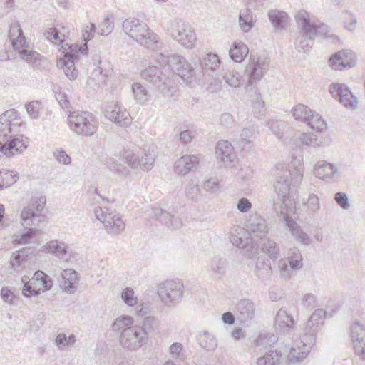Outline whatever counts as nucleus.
<instances>
[{"label": "nucleus", "mask_w": 365, "mask_h": 365, "mask_svg": "<svg viewBox=\"0 0 365 365\" xmlns=\"http://www.w3.org/2000/svg\"><path fill=\"white\" fill-rule=\"evenodd\" d=\"M302 157L294 158L289 168L285 163H277L273 170V186L275 192L282 201L281 214L284 215L286 226L296 240L304 230L289 217L294 212L295 203L289 197L291 186L298 185L303 178L304 168Z\"/></svg>", "instance_id": "obj_1"}, {"label": "nucleus", "mask_w": 365, "mask_h": 365, "mask_svg": "<svg viewBox=\"0 0 365 365\" xmlns=\"http://www.w3.org/2000/svg\"><path fill=\"white\" fill-rule=\"evenodd\" d=\"M111 327L114 332L120 334L119 342L125 349L137 351L148 341L145 331L140 328V325L134 324V318L131 316L118 317Z\"/></svg>", "instance_id": "obj_2"}, {"label": "nucleus", "mask_w": 365, "mask_h": 365, "mask_svg": "<svg viewBox=\"0 0 365 365\" xmlns=\"http://www.w3.org/2000/svg\"><path fill=\"white\" fill-rule=\"evenodd\" d=\"M295 21L299 29V34L304 40L313 41L322 37L327 43L341 44V38L330 33V28L324 23L316 24L310 20L309 14L304 10H300L295 16Z\"/></svg>", "instance_id": "obj_3"}, {"label": "nucleus", "mask_w": 365, "mask_h": 365, "mask_svg": "<svg viewBox=\"0 0 365 365\" xmlns=\"http://www.w3.org/2000/svg\"><path fill=\"white\" fill-rule=\"evenodd\" d=\"M156 153L154 148L135 147L125 149L121 153L122 160L133 170H150L155 163Z\"/></svg>", "instance_id": "obj_4"}, {"label": "nucleus", "mask_w": 365, "mask_h": 365, "mask_svg": "<svg viewBox=\"0 0 365 365\" xmlns=\"http://www.w3.org/2000/svg\"><path fill=\"white\" fill-rule=\"evenodd\" d=\"M123 30L140 45L153 46L159 43V37L148 26L136 18L126 19L122 24Z\"/></svg>", "instance_id": "obj_5"}, {"label": "nucleus", "mask_w": 365, "mask_h": 365, "mask_svg": "<svg viewBox=\"0 0 365 365\" xmlns=\"http://www.w3.org/2000/svg\"><path fill=\"white\" fill-rule=\"evenodd\" d=\"M162 61L158 60L161 66H165L168 63H175L176 71L183 81L189 86L192 87L198 83L200 77L202 76V69L200 67L193 68L190 63L183 57L180 56H173L171 57H165L161 56Z\"/></svg>", "instance_id": "obj_6"}, {"label": "nucleus", "mask_w": 365, "mask_h": 365, "mask_svg": "<svg viewBox=\"0 0 365 365\" xmlns=\"http://www.w3.org/2000/svg\"><path fill=\"white\" fill-rule=\"evenodd\" d=\"M46 197H33L21 210L20 215L21 224L24 227L38 228L45 221V215L42 214L46 205Z\"/></svg>", "instance_id": "obj_7"}, {"label": "nucleus", "mask_w": 365, "mask_h": 365, "mask_svg": "<svg viewBox=\"0 0 365 365\" xmlns=\"http://www.w3.org/2000/svg\"><path fill=\"white\" fill-rule=\"evenodd\" d=\"M70 129L76 134L83 136H91L98 128V122L93 115L86 111H73L68 116Z\"/></svg>", "instance_id": "obj_8"}, {"label": "nucleus", "mask_w": 365, "mask_h": 365, "mask_svg": "<svg viewBox=\"0 0 365 365\" xmlns=\"http://www.w3.org/2000/svg\"><path fill=\"white\" fill-rule=\"evenodd\" d=\"M157 293L165 306L172 307L182 300L185 286L180 279H167L158 284Z\"/></svg>", "instance_id": "obj_9"}, {"label": "nucleus", "mask_w": 365, "mask_h": 365, "mask_svg": "<svg viewBox=\"0 0 365 365\" xmlns=\"http://www.w3.org/2000/svg\"><path fill=\"white\" fill-rule=\"evenodd\" d=\"M269 60L264 56L250 55L249 63L245 68V75L247 78L246 87H255V84L259 81L269 69Z\"/></svg>", "instance_id": "obj_10"}, {"label": "nucleus", "mask_w": 365, "mask_h": 365, "mask_svg": "<svg viewBox=\"0 0 365 365\" xmlns=\"http://www.w3.org/2000/svg\"><path fill=\"white\" fill-rule=\"evenodd\" d=\"M94 214L98 220L103 224L106 232L110 235H119L125 227L119 213L115 211H109L106 207H97L94 209Z\"/></svg>", "instance_id": "obj_11"}, {"label": "nucleus", "mask_w": 365, "mask_h": 365, "mask_svg": "<svg viewBox=\"0 0 365 365\" xmlns=\"http://www.w3.org/2000/svg\"><path fill=\"white\" fill-rule=\"evenodd\" d=\"M24 287L22 294L26 297L38 296L41 292L49 290L52 287V280L43 271H36L32 278L26 281V277H22Z\"/></svg>", "instance_id": "obj_12"}, {"label": "nucleus", "mask_w": 365, "mask_h": 365, "mask_svg": "<svg viewBox=\"0 0 365 365\" xmlns=\"http://www.w3.org/2000/svg\"><path fill=\"white\" fill-rule=\"evenodd\" d=\"M172 38L181 46H193L196 40L191 26L182 19H175L170 22L168 27Z\"/></svg>", "instance_id": "obj_13"}, {"label": "nucleus", "mask_w": 365, "mask_h": 365, "mask_svg": "<svg viewBox=\"0 0 365 365\" xmlns=\"http://www.w3.org/2000/svg\"><path fill=\"white\" fill-rule=\"evenodd\" d=\"M63 57L60 56L58 65L63 70L65 75L71 80L76 79L78 76V71L75 67V61L78 58V47H61ZM78 51L82 55H86L88 52V47H78Z\"/></svg>", "instance_id": "obj_14"}, {"label": "nucleus", "mask_w": 365, "mask_h": 365, "mask_svg": "<svg viewBox=\"0 0 365 365\" xmlns=\"http://www.w3.org/2000/svg\"><path fill=\"white\" fill-rule=\"evenodd\" d=\"M22 121L14 109L5 111L0 115V140L3 141L12 134L19 132Z\"/></svg>", "instance_id": "obj_15"}, {"label": "nucleus", "mask_w": 365, "mask_h": 365, "mask_svg": "<svg viewBox=\"0 0 365 365\" xmlns=\"http://www.w3.org/2000/svg\"><path fill=\"white\" fill-rule=\"evenodd\" d=\"M29 139L18 133L0 140V158L10 157L22 153L28 146Z\"/></svg>", "instance_id": "obj_16"}, {"label": "nucleus", "mask_w": 365, "mask_h": 365, "mask_svg": "<svg viewBox=\"0 0 365 365\" xmlns=\"http://www.w3.org/2000/svg\"><path fill=\"white\" fill-rule=\"evenodd\" d=\"M141 76L161 91L164 96H172L171 87L168 86V78L156 66H149L141 72Z\"/></svg>", "instance_id": "obj_17"}, {"label": "nucleus", "mask_w": 365, "mask_h": 365, "mask_svg": "<svg viewBox=\"0 0 365 365\" xmlns=\"http://www.w3.org/2000/svg\"><path fill=\"white\" fill-rule=\"evenodd\" d=\"M103 113L108 120L121 127H127L131 123L129 113L116 102L106 103L103 108Z\"/></svg>", "instance_id": "obj_18"}, {"label": "nucleus", "mask_w": 365, "mask_h": 365, "mask_svg": "<svg viewBox=\"0 0 365 365\" xmlns=\"http://www.w3.org/2000/svg\"><path fill=\"white\" fill-rule=\"evenodd\" d=\"M329 92L331 96L347 109L354 110L358 107L357 98L351 90L344 83H334L329 86Z\"/></svg>", "instance_id": "obj_19"}, {"label": "nucleus", "mask_w": 365, "mask_h": 365, "mask_svg": "<svg viewBox=\"0 0 365 365\" xmlns=\"http://www.w3.org/2000/svg\"><path fill=\"white\" fill-rule=\"evenodd\" d=\"M302 257L299 250H292L291 256L288 259H282L278 262V269L282 278L289 279L293 272L302 267Z\"/></svg>", "instance_id": "obj_20"}, {"label": "nucleus", "mask_w": 365, "mask_h": 365, "mask_svg": "<svg viewBox=\"0 0 365 365\" xmlns=\"http://www.w3.org/2000/svg\"><path fill=\"white\" fill-rule=\"evenodd\" d=\"M202 160V155L200 154L183 155L174 163V172L178 175L185 176L190 172L197 170Z\"/></svg>", "instance_id": "obj_21"}, {"label": "nucleus", "mask_w": 365, "mask_h": 365, "mask_svg": "<svg viewBox=\"0 0 365 365\" xmlns=\"http://www.w3.org/2000/svg\"><path fill=\"white\" fill-rule=\"evenodd\" d=\"M314 175L327 182H332L339 179V170L336 164L322 160L314 165Z\"/></svg>", "instance_id": "obj_22"}, {"label": "nucleus", "mask_w": 365, "mask_h": 365, "mask_svg": "<svg viewBox=\"0 0 365 365\" xmlns=\"http://www.w3.org/2000/svg\"><path fill=\"white\" fill-rule=\"evenodd\" d=\"M39 53L29 49V47H9L5 53L0 55L1 61L15 59L19 58L21 60L31 63L37 60Z\"/></svg>", "instance_id": "obj_23"}, {"label": "nucleus", "mask_w": 365, "mask_h": 365, "mask_svg": "<svg viewBox=\"0 0 365 365\" xmlns=\"http://www.w3.org/2000/svg\"><path fill=\"white\" fill-rule=\"evenodd\" d=\"M350 329L355 353L361 359L365 360V327L359 322H354Z\"/></svg>", "instance_id": "obj_24"}, {"label": "nucleus", "mask_w": 365, "mask_h": 365, "mask_svg": "<svg viewBox=\"0 0 365 365\" xmlns=\"http://www.w3.org/2000/svg\"><path fill=\"white\" fill-rule=\"evenodd\" d=\"M247 231L251 236V240L257 243L262 238L267 237L269 230L266 220L260 216L255 215L250 220Z\"/></svg>", "instance_id": "obj_25"}, {"label": "nucleus", "mask_w": 365, "mask_h": 365, "mask_svg": "<svg viewBox=\"0 0 365 365\" xmlns=\"http://www.w3.org/2000/svg\"><path fill=\"white\" fill-rule=\"evenodd\" d=\"M216 158L225 166H232L235 160V154L232 144L227 140H220L216 145Z\"/></svg>", "instance_id": "obj_26"}, {"label": "nucleus", "mask_w": 365, "mask_h": 365, "mask_svg": "<svg viewBox=\"0 0 365 365\" xmlns=\"http://www.w3.org/2000/svg\"><path fill=\"white\" fill-rule=\"evenodd\" d=\"M312 341L309 339L306 341L301 340L297 341L294 346L291 348L287 359L290 363H299L304 360L309 353L312 348Z\"/></svg>", "instance_id": "obj_27"}, {"label": "nucleus", "mask_w": 365, "mask_h": 365, "mask_svg": "<svg viewBox=\"0 0 365 365\" xmlns=\"http://www.w3.org/2000/svg\"><path fill=\"white\" fill-rule=\"evenodd\" d=\"M326 316V312L322 309H317L310 316L304 327V333L309 335V340L313 341L319 328L323 324V319Z\"/></svg>", "instance_id": "obj_28"}, {"label": "nucleus", "mask_w": 365, "mask_h": 365, "mask_svg": "<svg viewBox=\"0 0 365 365\" xmlns=\"http://www.w3.org/2000/svg\"><path fill=\"white\" fill-rule=\"evenodd\" d=\"M58 25L56 27L46 28L43 31V36L50 43L61 46L65 43L66 38L69 34V29L64 26L58 28Z\"/></svg>", "instance_id": "obj_29"}, {"label": "nucleus", "mask_w": 365, "mask_h": 365, "mask_svg": "<svg viewBox=\"0 0 365 365\" xmlns=\"http://www.w3.org/2000/svg\"><path fill=\"white\" fill-rule=\"evenodd\" d=\"M294 140L297 145H304L314 148L324 145L323 141L311 132H296L294 135Z\"/></svg>", "instance_id": "obj_30"}, {"label": "nucleus", "mask_w": 365, "mask_h": 365, "mask_svg": "<svg viewBox=\"0 0 365 365\" xmlns=\"http://www.w3.org/2000/svg\"><path fill=\"white\" fill-rule=\"evenodd\" d=\"M238 317L242 322H247L252 320L255 317V306L253 302L244 299L237 304Z\"/></svg>", "instance_id": "obj_31"}, {"label": "nucleus", "mask_w": 365, "mask_h": 365, "mask_svg": "<svg viewBox=\"0 0 365 365\" xmlns=\"http://www.w3.org/2000/svg\"><path fill=\"white\" fill-rule=\"evenodd\" d=\"M255 274L262 280L268 279L272 274L271 262L264 256L257 258L254 269Z\"/></svg>", "instance_id": "obj_32"}, {"label": "nucleus", "mask_w": 365, "mask_h": 365, "mask_svg": "<svg viewBox=\"0 0 365 365\" xmlns=\"http://www.w3.org/2000/svg\"><path fill=\"white\" fill-rule=\"evenodd\" d=\"M247 230H245L244 228L238 225L232 226L230 232V242L237 247H245L248 245L250 240L247 237Z\"/></svg>", "instance_id": "obj_33"}, {"label": "nucleus", "mask_w": 365, "mask_h": 365, "mask_svg": "<svg viewBox=\"0 0 365 365\" xmlns=\"http://www.w3.org/2000/svg\"><path fill=\"white\" fill-rule=\"evenodd\" d=\"M262 251L267 254L270 259L277 260L280 254V249L277 242L268 237L262 238V240L257 242Z\"/></svg>", "instance_id": "obj_34"}, {"label": "nucleus", "mask_w": 365, "mask_h": 365, "mask_svg": "<svg viewBox=\"0 0 365 365\" xmlns=\"http://www.w3.org/2000/svg\"><path fill=\"white\" fill-rule=\"evenodd\" d=\"M43 250L54 255L58 259H63L67 254L68 247L62 241L53 240L47 242L43 247Z\"/></svg>", "instance_id": "obj_35"}, {"label": "nucleus", "mask_w": 365, "mask_h": 365, "mask_svg": "<svg viewBox=\"0 0 365 365\" xmlns=\"http://www.w3.org/2000/svg\"><path fill=\"white\" fill-rule=\"evenodd\" d=\"M197 341L200 347L207 351H214L218 344L215 334L208 331H200L197 336Z\"/></svg>", "instance_id": "obj_36"}, {"label": "nucleus", "mask_w": 365, "mask_h": 365, "mask_svg": "<svg viewBox=\"0 0 365 365\" xmlns=\"http://www.w3.org/2000/svg\"><path fill=\"white\" fill-rule=\"evenodd\" d=\"M268 17L275 27V30L285 29L289 21V17L286 12L277 9L270 10L268 12Z\"/></svg>", "instance_id": "obj_37"}, {"label": "nucleus", "mask_w": 365, "mask_h": 365, "mask_svg": "<svg viewBox=\"0 0 365 365\" xmlns=\"http://www.w3.org/2000/svg\"><path fill=\"white\" fill-rule=\"evenodd\" d=\"M8 37L11 46H26V37L17 21L10 25Z\"/></svg>", "instance_id": "obj_38"}, {"label": "nucleus", "mask_w": 365, "mask_h": 365, "mask_svg": "<svg viewBox=\"0 0 365 365\" xmlns=\"http://www.w3.org/2000/svg\"><path fill=\"white\" fill-rule=\"evenodd\" d=\"M282 354L277 349L269 350L264 355L258 358L257 365H280Z\"/></svg>", "instance_id": "obj_39"}, {"label": "nucleus", "mask_w": 365, "mask_h": 365, "mask_svg": "<svg viewBox=\"0 0 365 365\" xmlns=\"http://www.w3.org/2000/svg\"><path fill=\"white\" fill-rule=\"evenodd\" d=\"M255 98L252 101V113L256 118H262L265 115L266 109L262 95L257 87H254Z\"/></svg>", "instance_id": "obj_40"}, {"label": "nucleus", "mask_w": 365, "mask_h": 365, "mask_svg": "<svg viewBox=\"0 0 365 365\" xmlns=\"http://www.w3.org/2000/svg\"><path fill=\"white\" fill-rule=\"evenodd\" d=\"M222 79L234 88L240 87L245 81L243 76L235 69H227L222 74Z\"/></svg>", "instance_id": "obj_41"}, {"label": "nucleus", "mask_w": 365, "mask_h": 365, "mask_svg": "<svg viewBox=\"0 0 365 365\" xmlns=\"http://www.w3.org/2000/svg\"><path fill=\"white\" fill-rule=\"evenodd\" d=\"M38 232L39 230L36 227H25L24 230L13 235V242L19 245L27 244Z\"/></svg>", "instance_id": "obj_42"}, {"label": "nucleus", "mask_w": 365, "mask_h": 365, "mask_svg": "<svg viewBox=\"0 0 365 365\" xmlns=\"http://www.w3.org/2000/svg\"><path fill=\"white\" fill-rule=\"evenodd\" d=\"M275 325L283 330L289 331L294 327V320L285 310L280 309L275 317Z\"/></svg>", "instance_id": "obj_43"}, {"label": "nucleus", "mask_w": 365, "mask_h": 365, "mask_svg": "<svg viewBox=\"0 0 365 365\" xmlns=\"http://www.w3.org/2000/svg\"><path fill=\"white\" fill-rule=\"evenodd\" d=\"M92 62L93 66L96 67L93 71L94 74L97 73L104 77H108L112 74L113 68L110 63L108 61L103 62L99 55H94L92 58Z\"/></svg>", "instance_id": "obj_44"}, {"label": "nucleus", "mask_w": 365, "mask_h": 365, "mask_svg": "<svg viewBox=\"0 0 365 365\" xmlns=\"http://www.w3.org/2000/svg\"><path fill=\"white\" fill-rule=\"evenodd\" d=\"M255 20L253 18L250 9L247 8L240 13L239 24L244 32H248L255 25Z\"/></svg>", "instance_id": "obj_45"}, {"label": "nucleus", "mask_w": 365, "mask_h": 365, "mask_svg": "<svg viewBox=\"0 0 365 365\" xmlns=\"http://www.w3.org/2000/svg\"><path fill=\"white\" fill-rule=\"evenodd\" d=\"M312 129L316 130L319 132H322L327 128L326 121L322 119V116L312 111L306 123Z\"/></svg>", "instance_id": "obj_46"}, {"label": "nucleus", "mask_w": 365, "mask_h": 365, "mask_svg": "<svg viewBox=\"0 0 365 365\" xmlns=\"http://www.w3.org/2000/svg\"><path fill=\"white\" fill-rule=\"evenodd\" d=\"M19 179L16 172L8 170H0V189L8 187Z\"/></svg>", "instance_id": "obj_47"}, {"label": "nucleus", "mask_w": 365, "mask_h": 365, "mask_svg": "<svg viewBox=\"0 0 365 365\" xmlns=\"http://www.w3.org/2000/svg\"><path fill=\"white\" fill-rule=\"evenodd\" d=\"M312 110L304 104H297L293 107L292 113L294 119L306 123Z\"/></svg>", "instance_id": "obj_48"}, {"label": "nucleus", "mask_w": 365, "mask_h": 365, "mask_svg": "<svg viewBox=\"0 0 365 365\" xmlns=\"http://www.w3.org/2000/svg\"><path fill=\"white\" fill-rule=\"evenodd\" d=\"M76 342V336L71 334L67 336L65 334H58L55 339V344L59 349H65L71 347Z\"/></svg>", "instance_id": "obj_49"}, {"label": "nucleus", "mask_w": 365, "mask_h": 365, "mask_svg": "<svg viewBox=\"0 0 365 365\" xmlns=\"http://www.w3.org/2000/svg\"><path fill=\"white\" fill-rule=\"evenodd\" d=\"M132 91L135 99L139 103H144L149 100L150 95L147 89L140 83L132 85Z\"/></svg>", "instance_id": "obj_50"}, {"label": "nucleus", "mask_w": 365, "mask_h": 365, "mask_svg": "<svg viewBox=\"0 0 365 365\" xmlns=\"http://www.w3.org/2000/svg\"><path fill=\"white\" fill-rule=\"evenodd\" d=\"M339 55L341 63L345 68H351L356 63V56L351 49H344L336 53Z\"/></svg>", "instance_id": "obj_51"}, {"label": "nucleus", "mask_w": 365, "mask_h": 365, "mask_svg": "<svg viewBox=\"0 0 365 365\" xmlns=\"http://www.w3.org/2000/svg\"><path fill=\"white\" fill-rule=\"evenodd\" d=\"M278 340V337L273 334H261L255 340L256 346L271 347L274 346Z\"/></svg>", "instance_id": "obj_52"}, {"label": "nucleus", "mask_w": 365, "mask_h": 365, "mask_svg": "<svg viewBox=\"0 0 365 365\" xmlns=\"http://www.w3.org/2000/svg\"><path fill=\"white\" fill-rule=\"evenodd\" d=\"M158 319L157 318L151 316L145 317L143 319L142 325H140V328L143 329L145 332V337L148 338V334L155 331L158 328Z\"/></svg>", "instance_id": "obj_53"}, {"label": "nucleus", "mask_w": 365, "mask_h": 365, "mask_svg": "<svg viewBox=\"0 0 365 365\" xmlns=\"http://www.w3.org/2000/svg\"><path fill=\"white\" fill-rule=\"evenodd\" d=\"M249 53V47H231L229 51L230 58L237 63L242 62Z\"/></svg>", "instance_id": "obj_54"}, {"label": "nucleus", "mask_w": 365, "mask_h": 365, "mask_svg": "<svg viewBox=\"0 0 365 365\" xmlns=\"http://www.w3.org/2000/svg\"><path fill=\"white\" fill-rule=\"evenodd\" d=\"M226 262L222 259H213L211 264L212 276L215 278H221L225 273Z\"/></svg>", "instance_id": "obj_55"}, {"label": "nucleus", "mask_w": 365, "mask_h": 365, "mask_svg": "<svg viewBox=\"0 0 365 365\" xmlns=\"http://www.w3.org/2000/svg\"><path fill=\"white\" fill-rule=\"evenodd\" d=\"M255 138L254 130L250 128H245L241 130L237 143L240 146L245 148L251 143Z\"/></svg>", "instance_id": "obj_56"}, {"label": "nucleus", "mask_w": 365, "mask_h": 365, "mask_svg": "<svg viewBox=\"0 0 365 365\" xmlns=\"http://www.w3.org/2000/svg\"><path fill=\"white\" fill-rule=\"evenodd\" d=\"M121 299L124 303L129 307H133L138 302V297L135 296L134 290L130 287H126L122 291Z\"/></svg>", "instance_id": "obj_57"}, {"label": "nucleus", "mask_w": 365, "mask_h": 365, "mask_svg": "<svg viewBox=\"0 0 365 365\" xmlns=\"http://www.w3.org/2000/svg\"><path fill=\"white\" fill-rule=\"evenodd\" d=\"M96 25L93 23H88L84 24L81 29L82 38L84 41L83 46H87L88 41L93 38L94 34L96 33Z\"/></svg>", "instance_id": "obj_58"}, {"label": "nucleus", "mask_w": 365, "mask_h": 365, "mask_svg": "<svg viewBox=\"0 0 365 365\" xmlns=\"http://www.w3.org/2000/svg\"><path fill=\"white\" fill-rule=\"evenodd\" d=\"M26 112L31 119H37L39 117L41 108V102L33 101L25 105Z\"/></svg>", "instance_id": "obj_59"}, {"label": "nucleus", "mask_w": 365, "mask_h": 365, "mask_svg": "<svg viewBox=\"0 0 365 365\" xmlns=\"http://www.w3.org/2000/svg\"><path fill=\"white\" fill-rule=\"evenodd\" d=\"M344 14L346 16L344 17V27L347 31L352 32L356 28L357 18L354 14L348 11H345Z\"/></svg>", "instance_id": "obj_60"}, {"label": "nucleus", "mask_w": 365, "mask_h": 365, "mask_svg": "<svg viewBox=\"0 0 365 365\" xmlns=\"http://www.w3.org/2000/svg\"><path fill=\"white\" fill-rule=\"evenodd\" d=\"M107 166L110 170L118 175L126 176L128 174L127 168L116 160L110 159L108 161Z\"/></svg>", "instance_id": "obj_61"}, {"label": "nucleus", "mask_w": 365, "mask_h": 365, "mask_svg": "<svg viewBox=\"0 0 365 365\" xmlns=\"http://www.w3.org/2000/svg\"><path fill=\"white\" fill-rule=\"evenodd\" d=\"M185 195L188 200L196 202L200 197V190L197 185L191 182L185 188Z\"/></svg>", "instance_id": "obj_62"}, {"label": "nucleus", "mask_w": 365, "mask_h": 365, "mask_svg": "<svg viewBox=\"0 0 365 365\" xmlns=\"http://www.w3.org/2000/svg\"><path fill=\"white\" fill-rule=\"evenodd\" d=\"M113 29V23L108 16L103 19L102 23L99 25L98 33L101 36L108 35Z\"/></svg>", "instance_id": "obj_63"}, {"label": "nucleus", "mask_w": 365, "mask_h": 365, "mask_svg": "<svg viewBox=\"0 0 365 365\" xmlns=\"http://www.w3.org/2000/svg\"><path fill=\"white\" fill-rule=\"evenodd\" d=\"M53 156L58 163L69 165L71 163V157L63 149H57L53 152Z\"/></svg>", "instance_id": "obj_64"}]
</instances>
